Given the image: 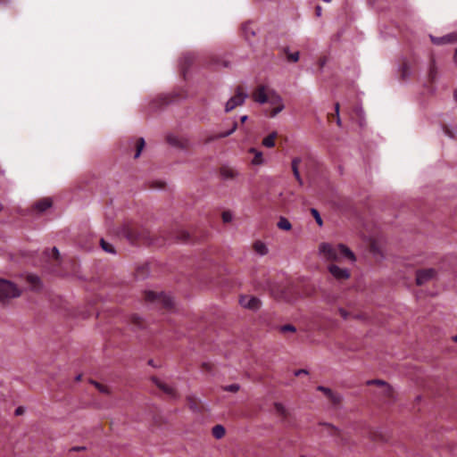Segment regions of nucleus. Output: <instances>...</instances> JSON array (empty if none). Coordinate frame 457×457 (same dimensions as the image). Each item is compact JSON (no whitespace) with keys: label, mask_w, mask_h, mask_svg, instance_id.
Here are the masks:
<instances>
[{"label":"nucleus","mask_w":457,"mask_h":457,"mask_svg":"<svg viewBox=\"0 0 457 457\" xmlns=\"http://www.w3.org/2000/svg\"><path fill=\"white\" fill-rule=\"evenodd\" d=\"M320 253L328 261H337L340 256L346 257L351 262L356 260L354 253L343 244L333 246L330 244L323 243L320 245Z\"/></svg>","instance_id":"1"},{"label":"nucleus","mask_w":457,"mask_h":457,"mask_svg":"<svg viewBox=\"0 0 457 457\" xmlns=\"http://www.w3.org/2000/svg\"><path fill=\"white\" fill-rule=\"evenodd\" d=\"M21 291L12 282L6 279H0V300L18 297Z\"/></svg>","instance_id":"2"},{"label":"nucleus","mask_w":457,"mask_h":457,"mask_svg":"<svg viewBox=\"0 0 457 457\" xmlns=\"http://www.w3.org/2000/svg\"><path fill=\"white\" fill-rule=\"evenodd\" d=\"M248 97V94L241 87H237L236 89L235 96L230 97L225 104V112H229L237 106L242 105L245 99Z\"/></svg>","instance_id":"3"},{"label":"nucleus","mask_w":457,"mask_h":457,"mask_svg":"<svg viewBox=\"0 0 457 457\" xmlns=\"http://www.w3.org/2000/svg\"><path fill=\"white\" fill-rule=\"evenodd\" d=\"M145 300L161 303L165 308H171L173 306V299L163 293L157 294L154 291H147L145 292Z\"/></svg>","instance_id":"4"},{"label":"nucleus","mask_w":457,"mask_h":457,"mask_svg":"<svg viewBox=\"0 0 457 457\" xmlns=\"http://www.w3.org/2000/svg\"><path fill=\"white\" fill-rule=\"evenodd\" d=\"M436 271L435 269H425V270H419L416 272V284L418 286H422L434 278L436 276Z\"/></svg>","instance_id":"5"},{"label":"nucleus","mask_w":457,"mask_h":457,"mask_svg":"<svg viewBox=\"0 0 457 457\" xmlns=\"http://www.w3.org/2000/svg\"><path fill=\"white\" fill-rule=\"evenodd\" d=\"M328 270L331 275L337 280H345L350 277V272L347 269L340 268L336 264H330L328 266Z\"/></svg>","instance_id":"6"},{"label":"nucleus","mask_w":457,"mask_h":457,"mask_svg":"<svg viewBox=\"0 0 457 457\" xmlns=\"http://www.w3.org/2000/svg\"><path fill=\"white\" fill-rule=\"evenodd\" d=\"M239 303L243 307L251 310H257L261 305V302L257 297L248 295L242 296Z\"/></svg>","instance_id":"7"},{"label":"nucleus","mask_w":457,"mask_h":457,"mask_svg":"<svg viewBox=\"0 0 457 457\" xmlns=\"http://www.w3.org/2000/svg\"><path fill=\"white\" fill-rule=\"evenodd\" d=\"M321 425L325 427L328 435H330L332 436H336L337 438V443L338 445H345L346 443L345 436H343L342 432L337 428H336L328 423H324Z\"/></svg>","instance_id":"8"},{"label":"nucleus","mask_w":457,"mask_h":457,"mask_svg":"<svg viewBox=\"0 0 457 457\" xmlns=\"http://www.w3.org/2000/svg\"><path fill=\"white\" fill-rule=\"evenodd\" d=\"M119 234L126 237L129 242H134L138 238L137 232L130 225H124L119 231Z\"/></svg>","instance_id":"9"},{"label":"nucleus","mask_w":457,"mask_h":457,"mask_svg":"<svg viewBox=\"0 0 457 457\" xmlns=\"http://www.w3.org/2000/svg\"><path fill=\"white\" fill-rule=\"evenodd\" d=\"M269 93H266V87L264 86H260L253 92V98L255 102L263 104L268 102Z\"/></svg>","instance_id":"10"},{"label":"nucleus","mask_w":457,"mask_h":457,"mask_svg":"<svg viewBox=\"0 0 457 457\" xmlns=\"http://www.w3.org/2000/svg\"><path fill=\"white\" fill-rule=\"evenodd\" d=\"M155 385L162 390L165 394L169 395L171 397L176 396V390L170 385L165 384L164 382L159 380L158 378H153Z\"/></svg>","instance_id":"11"},{"label":"nucleus","mask_w":457,"mask_h":457,"mask_svg":"<svg viewBox=\"0 0 457 457\" xmlns=\"http://www.w3.org/2000/svg\"><path fill=\"white\" fill-rule=\"evenodd\" d=\"M431 39H432L433 43H435L436 45L451 43V42L457 40V34L452 33V34H449V35H446V36H444L441 37H431Z\"/></svg>","instance_id":"12"},{"label":"nucleus","mask_w":457,"mask_h":457,"mask_svg":"<svg viewBox=\"0 0 457 457\" xmlns=\"http://www.w3.org/2000/svg\"><path fill=\"white\" fill-rule=\"evenodd\" d=\"M242 29H243L244 36L247 41H251L252 38L254 37L256 35L255 29H253L252 22H245L243 25Z\"/></svg>","instance_id":"13"},{"label":"nucleus","mask_w":457,"mask_h":457,"mask_svg":"<svg viewBox=\"0 0 457 457\" xmlns=\"http://www.w3.org/2000/svg\"><path fill=\"white\" fill-rule=\"evenodd\" d=\"M52 206V200L51 198H44L39 201H37L34 207L38 212H43L49 209Z\"/></svg>","instance_id":"14"},{"label":"nucleus","mask_w":457,"mask_h":457,"mask_svg":"<svg viewBox=\"0 0 457 457\" xmlns=\"http://www.w3.org/2000/svg\"><path fill=\"white\" fill-rule=\"evenodd\" d=\"M267 103H270L271 105H278V104L283 103V99L275 91H270V92H269Z\"/></svg>","instance_id":"15"},{"label":"nucleus","mask_w":457,"mask_h":457,"mask_svg":"<svg viewBox=\"0 0 457 457\" xmlns=\"http://www.w3.org/2000/svg\"><path fill=\"white\" fill-rule=\"evenodd\" d=\"M220 175L224 179H234L237 175L236 171L228 167H223L220 170Z\"/></svg>","instance_id":"16"},{"label":"nucleus","mask_w":457,"mask_h":457,"mask_svg":"<svg viewBox=\"0 0 457 457\" xmlns=\"http://www.w3.org/2000/svg\"><path fill=\"white\" fill-rule=\"evenodd\" d=\"M277 137V132H272L269 136L263 138L262 145L265 147H273L275 145V138Z\"/></svg>","instance_id":"17"},{"label":"nucleus","mask_w":457,"mask_h":457,"mask_svg":"<svg viewBox=\"0 0 457 457\" xmlns=\"http://www.w3.org/2000/svg\"><path fill=\"white\" fill-rule=\"evenodd\" d=\"M254 251L260 255L263 256L268 253V248L266 245L261 241H257L253 245Z\"/></svg>","instance_id":"18"},{"label":"nucleus","mask_w":457,"mask_h":457,"mask_svg":"<svg viewBox=\"0 0 457 457\" xmlns=\"http://www.w3.org/2000/svg\"><path fill=\"white\" fill-rule=\"evenodd\" d=\"M225 428L222 425H215L212 428V436L217 438L220 439L225 436Z\"/></svg>","instance_id":"19"},{"label":"nucleus","mask_w":457,"mask_h":457,"mask_svg":"<svg viewBox=\"0 0 457 457\" xmlns=\"http://www.w3.org/2000/svg\"><path fill=\"white\" fill-rule=\"evenodd\" d=\"M278 227L282 230H290L292 228V225L287 218L280 217V219L278 222Z\"/></svg>","instance_id":"20"},{"label":"nucleus","mask_w":457,"mask_h":457,"mask_svg":"<svg viewBox=\"0 0 457 457\" xmlns=\"http://www.w3.org/2000/svg\"><path fill=\"white\" fill-rule=\"evenodd\" d=\"M274 409L277 414L279 416L286 418L287 416V410L286 407L280 403H274Z\"/></svg>","instance_id":"21"},{"label":"nucleus","mask_w":457,"mask_h":457,"mask_svg":"<svg viewBox=\"0 0 457 457\" xmlns=\"http://www.w3.org/2000/svg\"><path fill=\"white\" fill-rule=\"evenodd\" d=\"M367 383H368V385H378V386H386V394H388V395H390L391 392H392V388L386 384V382H385L383 380L373 379V380H369Z\"/></svg>","instance_id":"22"},{"label":"nucleus","mask_w":457,"mask_h":457,"mask_svg":"<svg viewBox=\"0 0 457 457\" xmlns=\"http://www.w3.org/2000/svg\"><path fill=\"white\" fill-rule=\"evenodd\" d=\"M436 77H437V70H436L435 62H433L429 66L428 79H430L431 82H434L436 79Z\"/></svg>","instance_id":"23"},{"label":"nucleus","mask_w":457,"mask_h":457,"mask_svg":"<svg viewBox=\"0 0 457 457\" xmlns=\"http://www.w3.org/2000/svg\"><path fill=\"white\" fill-rule=\"evenodd\" d=\"M250 152L254 154V158L253 160V163L256 164V165L262 164L263 162L262 154L261 152L255 150L254 148H251Z\"/></svg>","instance_id":"24"},{"label":"nucleus","mask_w":457,"mask_h":457,"mask_svg":"<svg viewBox=\"0 0 457 457\" xmlns=\"http://www.w3.org/2000/svg\"><path fill=\"white\" fill-rule=\"evenodd\" d=\"M145 139L143 137H139L137 139V151H136V154L134 155V158L137 159L140 156L141 154V152L143 150V148L145 147Z\"/></svg>","instance_id":"25"},{"label":"nucleus","mask_w":457,"mask_h":457,"mask_svg":"<svg viewBox=\"0 0 457 457\" xmlns=\"http://www.w3.org/2000/svg\"><path fill=\"white\" fill-rule=\"evenodd\" d=\"M101 246L103 248V250H104L106 253H115V250H114V247L112 245H111L110 243L106 242L104 239H101Z\"/></svg>","instance_id":"26"},{"label":"nucleus","mask_w":457,"mask_h":457,"mask_svg":"<svg viewBox=\"0 0 457 457\" xmlns=\"http://www.w3.org/2000/svg\"><path fill=\"white\" fill-rule=\"evenodd\" d=\"M237 122H234L232 128L229 130L220 133L214 138L227 137L230 136L232 133H234V131L237 129Z\"/></svg>","instance_id":"27"},{"label":"nucleus","mask_w":457,"mask_h":457,"mask_svg":"<svg viewBox=\"0 0 457 457\" xmlns=\"http://www.w3.org/2000/svg\"><path fill=\"white\" fill-rule=\"evenodd\" d=\"M311 213L312 214L313 218L315 219L317 224L320 227H321L323 225V221H322V219H321L320 214L318 212V210L315 209V208H312L311 209Z\"/></svg>","instance_id":"28"},{"label":"nucleus","mask_w":457,"mask_h":457,"mask_svg":"<svg viewBox=\"0 0 457 457\" xmlns=\"http://www.w3.org/2000/svg\"><path fill=\"white\" fill-rule=\"evenodd\" d=\"M285 108V105L283 103L278 104V105H274V108L271 110L270 113V117H275L276 115H278L280 112H282Z\"/></svg>","instance_id":"29"},{"label":"nucleus","mask_w":457,"mask_h":457,"mask_svg":"<svg viewBox=\"0 0 457 457\" xmlns=\"http://www.w3.org/2000/svg\"><path fill=\"white\" fill-rule=\"evenodd\" d=\"M285 108V105L283 103L278 104V105H274V108L271 110L270 113V117H275L276 115H278L280 112H282Z\"/></svg>","instance_id":"30"},{"label":"nucleus","mask_w":457,"mask_h":457,"mask_svg":"<svg viewBox=\"0 0 457 457\" xmlns=\"http://www.w3.org/2000/svg\"><path fill=\"white\" fill-rule=\"evenodd\" d=\"M285 108V105L283 103L278 104V105H274V108L271 110L270 113V117H275L276 115H278L280 112H282Z\"/></svg>","instance_id":"31"},{"label":"nucleus","mask_w":457,"mask_h":457,"mask_svg":"<svg viewBox=\"0 0 457 457\" xmlns=\"http://www.w3.org/2000/svg\"><path fill=\"white\" fill-rule=\"evenodd\" d=\"M338 312H339V314L341 315V317H342L344 320H347V319H349L350 317H352V315H351L348 312H346L345 309H343V308H339V309H338ZM353 319H360V318H361V316H360V315H353Z\"/></svg>","instance_id":"32"},{"label":"nucleus","mask_w":457,"mask_h":457,"mask_svg":"<svg viewBox=\"0 0 457 457\" xmlns=\"http://www.w3.org/2000/svg\"><path fill=\"white\" fill-rule=\"evenodd\" d=\"M279 329L283 333H286V332H293L294 333L296 331L295 327L291 324H287V325L281 326Z\"/></svg>","instance_id":"33"},{"label":"nucleus","mask_w":457,"mask_h":457,"mask_svg":"<svg viewBox=\"0 0 457 457\" xmlns=\"http://www.w3.org/2000/svg\"><path fill=\"white\" fill-rule=\"evenodd\" d=\"M299 52H295L292 54H287V60L293 62H296L299 60Z\"/></svg>","instance_id":"34"},{"label":"nucleus","mask_w":457,"mask_h":457,"mask_svg":"<svg viewBox=\"0 0 457 457\" xmlns=\"http://www.w3.org/2000/svg\"><path fill=\"white\" fill-rule=\"evenodd\" d=\"M225 391L236 393L239 390V385L238 384H231L229 386H227L224 387Z\"/></svg>","instance_id":"35"},{"label":"nucleus","mask_w":457,"mask_h":457,"mask_svg":"<svg viewBox=\"0 0 457 457\" xmlns=\"http://www.w3.org/2000/svg\"><path fill=\"white\" fill-rule=\"evenodd\" d=\"M233 219V215L230 212H223L222 213V220L225 223L230 222Z\"/></svg>","instance_id":"36"},{"label":"nucleus","mask_w":457,"mask_h":457,"mask_svg":"<svg viewBox=\"0 0 457 457\" xmlns=\"http://www.w3.org/2000/svg\"><path fill=\"white\" fill-rule=\"evenodd\" d=\"M443 129L445 136L449 137L450 138L455 137L454 132L448 127L445 126Z\"/></svg>","instance_id":"37"},{"label":"nucleus","mask_w":457,"mask_h":457,"mask_svg":"<svg viewBox=\"0 0 457 457\" xmlns=\"http://www.w3.org/2000/svg\"><path fill=\"white\" fill-rule=\"evenodd\" d=\"M317 390L323 392L326 395H332V390L330 388L323 386H319L317 387Z\"/></svg>","instance_id":"38"},{"label":"nucleus","mask_w":457,"mask_h":457,"mask_svg":"<svg viewBox=\"0 0 457 457\" xmlns=\"http://www.w3.org/2000/svg\"><path fill=\"white\" fill-rule=\"evenodd\" d=\"M327 396H328V397L329 398V400H330L331 402H333L334 403H339V402H340V400H341V397H340L338 395H336V394H335V393H333V392H332V395H327Z\"/></svg>","instance_id":"39"},{"label":"nucleus","mask_w":457,"mask_h":457,"mask_svg":"<svg viewBox=\"0 0 457 457\" xmlns=\"http://www.w3.org/2000/svg\"><path fill=\"white\" fill-rule=\"evenodd\" d=\"M301 162V159L298 157H295L292 160L291 166L292 168H298L299 163Z\"/></svg>","instance_id":"40"},{"label":"nucleus","mask_w":457,"mask_h":457,"mask_svg":"<svg viewBox=\"0 0 457 457\" xmlns=\"http://www.w3.org/2000/svg\"><path fill=\"white\" fill-rule=\"evenodd\" d=\"M167 140H168V142H169L170 145H177V143H178V139H177L175 137H173V136H169V137H167Z\"/></svg>","instance_id":"41"},{"label":"nucleus","mask_w":457,"mask_h":457,"mask_svg":"<svg viewBox=\"0 0 457 457\" xmlns=\"http://www.w3.org/2000/svg\"><path fill=\"white\" fill-rule=\"evenodd\" d=\"M51 253H53L54 257L58 260L59 259V250L57 249V247L54 246L51 250Z\"/></svg>","instance_id":"42"},{"label":"nucleus","mask_w":457,"mask_h":457,"mask_svg":"<svg viewBox=\"0 0 457 457\" xmlns=\"http://www.w3.org/2000/svg\"><path fill=\"white\" fill-rule=\"evenodd\" d=\"M295 376L298 377L300 375H303V374H305L307 375L308 374V371L306 370H297L295 371Z\"/></svg>","instance_id":"43"},{"label":"nucleus","mask_w":457,"mask_h":457,"mask_svg":"<svg viewBox=\"0 0 457 457\" xmlns=\"http://www.w3.org/2000/svg\"><path fill=\"white\" fill-rule=\"evenodd\" d=\"M96 386L98 388L99 391L103 392V393H107V389L105 388L104 386H102L100 385L99 383H95Z\"/></svg>","instance_id":"44"},{"label":"nucleus","mask_w":457,"mask_h":457,"mask_svg":"<svg viewBox=\"0 0 457 457\" xmlns=\"http://www.w3.org/2000/svg\"><path fill=\"white\" fill-rule=\"evenodd\" d=\"M295 179L297 180V182L299 183L300 186H302L303 184V179H302L300 174L295 176Z\"/></svg>","instance_id":"45"},{"label":"nucleus","mask_w":457,"mask_h":457,"mask_svg":"<svg viewBox=\"0 0 457 457\" xmlns=\"http://www.w3.org/2000/svg\"><path fill=\"white\" fill-rule=\"evenodd\" d=\"M339 108H340V105H339V104H338V103H337V104H335V112H336V115H337V116H338V114H339Z\"/></svg>","instance_id":"46"},{"label":"nucleus","mask_w":457,"mask_h":457,"mask_svg":"<svg viewBox=\"0 0 457 457\" xmlns=\"http://www.w3.org/2000/svg\"><path fill=\"white\" fill-rule=\"evenodd\" d=\"M23 413V409L21 407H19L15 410V414L16 415H21Z\"/></svg>","instance_id":"47"},{"label":"nucleus","mask_w":457,"mask_h":457,"mask_svg":"<svg viewBox=\"0 0 457 457\" xmlns=\"http://www.w3.org/2000/svg\"><path fill=\"white\" fill-rule=\"evenodd\" d=\"M316 14H317V16L321 15V7L320 5L316 6Z\"/></svg>","instance_id":"48"},{"label":"nucleus","mask_w":457,"mask_h":457,"mask_svg":"<svg viewBox=\"0 0 457 457\" xmlns=\"http://www.w3.org/2000/svg\"><path fill=\"white\" fill-rule=\"evenodd\" d=\"M292 171H293L294 177L300 174L298 168L293 167Z\"/></svg>","instance_id":"49"},{"label":"nucleus","mask_w":457,"mask_h":457,"mask_svg":"<svg viewBox=\"0 0 457 457\" xmlns=\"http://www.w3.org/2000/svg\"><path fill=\"white\" fill-rule=\"evenodd\" d=\"M247 119H248V116H247V115H244V116H242V117L240 118L241 122H245Z\"/></svg>","instance_id":"50"},{"label":"nucleus","mask_w":457,"mask_h":457,"mask_svg":"<svg viewBox=\"0 0 457 457\" xmlns=\"http://www.w3.org/2000/svg\"><path fill=\"white\" fill-rule=\"evenodd\" d=\"M337 124L338 126H341V119H340L339 115H338V116H337Z\"/></svg>","instance_id":"51"},{"label":"nucleus","mask_w":457,"mask_h":457,"mask_svg":"<svg viewBox=\"0 0 457 457\" xmlns=\"http://www.w3.org/2000/svg\"><path fill=\"white\" fill-rule=\"evenodd\" d=\"M454 62L457 63V49L455 50L454 53Z\"/></svg>","instance_id":"52"},{"label":"nucleus","mask_w":457,"mask_h":457,"mask_svg":"<svg viewBox=\"0 0 457 457\" xmlns=\"http://www.w3.org/2000/svg\"><path fill=\"white\" fill-rule=\"evenodd\" d=\"M453 96H454L455 101L457 102V89L454 91Z\"/></svg>","instance_id":"53"},{"label":"nucleus","mask_w":457,"mask_h":457,"mask_svg":"<svg viewBox=\"0 0 457 457\" xmlns=\"http://www.w3.org/2000/svg\"><path fill=\"white\" fill-rule=\"evenodd\" d=\"M453 340L454 342H457V335H456V336H454V337H453Z\"/></svg>","instance_id":"54"},{"label":"nucleus","mask_w":457,"mask_h":457,"mask_svg":"<svg viewBox=\"0 0 457 457\" xmlns=\"http://www.w3.org/2000/svg\"><path fill=\"white\" fill-rule=\"evenodd\" d=\"M4 206L3 204L0 203V212L3 210Z\"/></svg>","instance_id":"55"},{"label":"nucleus","mask_w":457,"mask_h":457,"mask_svg":"<svg viewBox=\"0 0 457 457\" xmlns=\"http://www.w3.org/2000/svg\"><path fill=\"white\" fill-rule=\"evenodd\" d=\"M31 279L34 281V279H38L37 277H31Z\"/></svg>","instance_id":"56"},{"label":"nucleus","mask_w":457,"mask_h":457,"mask_svg":"<svg viewBox=\"0 0 457 457\" xmlns=\"http://www.w3.org/2000/svg\"><path fill=\"white\" fill-rule=\"evenodd\" d=\"M322 1H323V2H325V3H329V2H331L332 0H322Z\"/></svg>","instance_id":"57"},{"label":"nucleus","mask_w":457,"mask_h":457,"mask_svg":"<svg viewBox=\"0 0 457 457\" xmlns=\"http://www.w3.org/2000/svg\"><path fill=\"white\" fill-rule=\"evenodd\" d=\"M79 449H84V447H81V448L73 447V450H79Z\"/></svg>","instance_id":"58"},{"label":"nucleus","mask_w":457,"mask_h":457,"mask_svg":"<svg viewBox=\"0 0 457 457\" xmlns=\"http://www.w3.org/2000/svg\"><path fill=\"white\" fill-rule=\"evenodd\" d=\"M80 377H81L80 375L77 376L76 379H77V380H79V379H80Z\"/></svg>","instance_id":"59"},{"label":"nucleus","mask_w":457,"mask_h":457,"mask_svg":"<svg viewBox=\"0 0 457 457\" xmlns=\"http://www.w3.org/2000/svg\"><path fill=\"white\" fill-rule=\"evenodd\" d=\"M301 457H305V456L302 455Z\"/></svg>","instance_id":"60"}]
</instances>
